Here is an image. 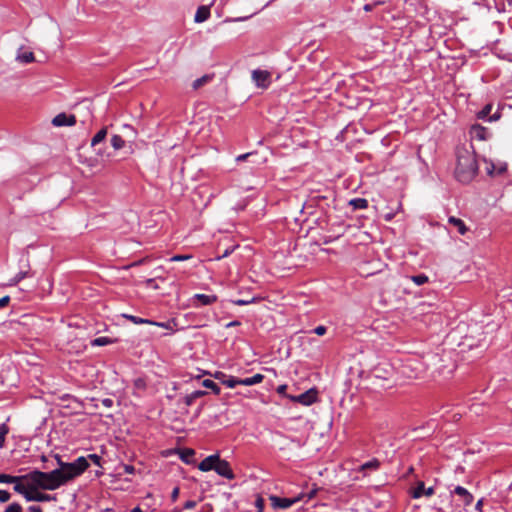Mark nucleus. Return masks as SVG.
<instances>
[{"instance_id": "obj_1", "label": "nucleus", "mask_w": 512, "mask_h": 512, "mask_svg": "<svg viewBox=\"0 0 512 512\" xmlns=\"http://www.w3.org/2000/svg\"><path fill=\"white\" fill-rule=\"evenodd\" d=\"M55 459L58 468L49 472L33 470L25 475L19 476L21 480L13 482L14 491L23 495L27 500V496L31 494L32 490H56L80 476L89 467L87 458L83 456L78 457L71 463L63 462L59 455H55Z\"/></svg>"}, {"instance_id": "obj_2", "label": "nucleus", "mask_w": 512, "mask_h": 512, "mask_svg": "<svg viewBox=\"0 0 512 512\" xmlns=\"http://www.w3.org/2000/svg\"><path fill=\"white\" fill-rule=\"evenodd\" d=\"M478 172V164L472 146H459L456 149L455 177L459 182H470Z\"/></svg>"}, {"instance_id": "obj_3", "label": "nucleus", "mask_w": 512, "mask_h": 512, "mask_svg": "<svg viewBox=\"0 0 512 512\" xmlns=\"http://www.w3.org/2000/svg\"><path fill=\"white\" fill-rule=\"evenodd\" d=\"M271 77V73L267 70L255 69L251 73L252 81L261 89H267L270 86Z\"/></svg>"}, {"instance_id": "obj_4", "label": "nucleus", "mask_w": 512, "mask_h": 512, "mask_svg": "<svg viewBox=\"0 0 512 512\" xmlns=\"http://www.w3.org/2000/svg\"><path fill=\"white\" fill-rule=\"evenodd\" d=\"M289 398L293 402L300 403L304 406H310L318 401V391L316 388H311L300 395L289 396Z\"/></svg>"}, {"instance_id": "obj_5", "label": "nucleus", "mask_w": 512, "mask_h": 512, "mask_svg": "<svg viewBox=\"0 0 512 512\" xmlns=\"http://www.w3.org/2000/svg\"><path fill=\"white\" fill-rule=\"evenodd\" d=\"M302 499H303L302 495H298L297 497H293V498H281V497H278L275 495H271L269 497L271 506L274 509H288L293 504L301 501Z\"/></svg>"}, {"instance_id": "obj_6", "label": "nucleus", "mask_w": 512, "mask_h": 512, "mask_svg": "<svg viewBox=\"0 0 512 512\" xmlns=\"http://www.w3.org/2000/svg\"><path fill=\"white\" fill-rule=\"evenodd\" d=\"M214 471L219 475L226 479L233 480L235 478V475L230 467V464L228 461L221 459L218 455V460L215 464Z\"/></svg>"}, {"instance_id": "obj_7", "label": "nucleus", "mask_w": 512, "mask_h": 512, "mask_svg": "<svg viewBox=\"0 0 512 512\" xmlns=\"http://www.w3.org/2000/svg\"><path fill=\"white\" fill-rule=\"evenodd\" d=\"M76 122L77 120L74 114L68 115L65 113H60L52 119V124L56 127L73 126L76 124Z\"/></svg>"}, {"instance_id": "obj_8", "label": "nucleus", "mask_w": 512, "mask_h": 512, "mask_svg": "<svg viewBox=\"0 0 512 512\" xmlns=\"http://www.w3.org/2000/svg\"><path fill=\"white\" fill-rule=\"evenodd\" d=\"M56 500V495L40 492L39 489L32 490L31 494L27 496V501L51 502Z\"/></svg>"}, {"instance_id": "obj_9", "label": "nucleus", "mask_w": 512, "mask_h": 512, "mask_svg": "<svg viewBox=\"0 0 512 512\" xmlns=\"http://www.w3.org/2000/svg\"><path fill=\"white\" fill-rule=\"evenodd\" d=\"M434 494L433 487L426 488L424 482H417L416 486L413 488L412 497L420 498L422 496H432Z\"/></svg>"}, {"instance_id": "obj_10", "label": "nucleus", "mask_w": 512, "mask_h": 512, "mask_svg": "<svg viewBox=\"0 0 512 512\" xmlns=\"http://www.w3.org/2000/svg\"><path fill=\"white\" fill-rule=\"evenodd\" d=\"M217 460L218 454L209 455L199 463L198 469L202 472L214 470Z\"/></svg>"}, {"instance_id": "obj_11", "label": "nucleus", "mask_w": 512, "mask_h": 512, "mask_svg": "<svg viewBox=\"0 0 512 512\" xmlns=\"http://www.w3.org/2000/svg\"><path fill=\"white\" fill-rule=\"evenodd\" d=\"M177 453L179 455V458L186 464H193L194 460L193 457L195 455V450L192 448H183L178 449Z\"/></svg>"}, {"instance_id": "obj_12", "label": "nucleus", "mask_w": 512, "mask_h": 512, "mask_svg": "<svg viewBox=\"0 0 512 512\" xmlns=\"http://www.w3.org/2000/svg\"><path fill=\"white\" fill-rule=\"evenodd\" d=\"M454 493L463 498L464 504L466 506L470 505L473 502L472 494L462 486L455 487Z\"/></svg>"}, {"instance_id": "obj_13", "label": "nucleus", "mask_w": 512, "mask_h": 512, "mask_svg": "<svg viewBox=\"0 0 512 512\" xmlns=\"http://www.w3.org/2000/svg\"><path fill=\"white\" fill-rule=\"evenodd\" d=\"M210 17V9L207 6H200L198 7L195 16L194 21L196 23H201L206 21Z\"/></svg>"}, {"instance_id": "obj_14", "label": "nucleus", "mask_w": 512, "mask_h": 512, "mask_svg": "<svg viewBox=\"0 0 512 512\" xmlns=\"http://www.w3.org/2000/svg\"><path fill=\"white\" fill-rule=\"evenodd\" d=\"M214 75L213 74H205L202 77L196 79L192 83V88L194 90H198L201 87L205 86L206 84L210 83L213 80Z\"/></svg>"}, {"instance_id": "obj_15", "label": "nucleus", "mask_w": 512, "mask_h": 512, "mask_svg": "<svg viewBox=\"0 0 512 512\" xmlns=\"http://www.w3.org/2000/svg\"><path fill=\"white\" fill-rule=\"evenodd\" d=\"M487 173L489 175H502L507 170L506 164H500L496 166L494 163H490L489 166L486 167Z\"/></svg>"}, {"instance_id": "obj_16", "label": "nucleus", "mask_w": 512, "mask_h": 512, "mask_svg": "<svg viewBox=\"0 0 512 512\" xmlns=\"http://www.w3.org/2000/svg\"><path fill=\"white\" fill-rule=\"evenodd\" d=\"M263 379H264V375L257 373L252 377L240 379L239 382H240V385L252 386V385L261 383L263 381Z\"/></svg>"}, {"instance_id": "obj_17", "label": "nucleus", "mask_w": 512, "mask_h": 512, "mask_svg": "<svg viewBox=\"0 0 512 512\" xmlns=\"http://www.w3.org/2000/svg\"><path fill=\"white\" fill-rule=\"evenodd\" d=\"M194 299L199 301L201 305H210L217 301L216 295H206V294H195Z\"/></svg>"}, {"instance_id": "obj_18", "label": "nucleus", "mask_w": 512, "mask_h": 512, "mask_svg": "<svg viewBox=\"0 0 512 512\" xmlns=\"http://www.w3.org/2000/svg\"><path fill=\"white\" fill-rule=\"evenodd\" d=\"M448 222L455 226L461 235H464L467 232V227L461 219L452 216L449 218Z\"/></svg>"}, {"instance_id": "obj_19", "label": "nucleus", "mask_w": 512, "mask_h": 512, "mask_svg": "<svg viewBox=\"0 0 512 512\" xmlns=\"http://www.w3.org/2000/svg\"><path fill=\"white\" fill-rule=\"evenodd\" d=\"M471 134L473 137L479 139V140H485L486 139V134H487V130L486 128L482 127V126H473L472 129H471Z\"/></svg>"}, {"instance_id": "obj_20", "label": "nucleus", "mask_w": 512, "mask_h": 512, "mask_svg": "<svg viewBox=\"0 0 512 512\" xmlns=\"http://www.w3.org/2000/svg\"><path fill=\"white\" fill-rule=\"evenodd\" d=\"M349 205L353 209H366L368 207V201L365 198H354L349 201Z\"/></svg>"}, {"instance_id": "obj_21", "label": "nucleus", "mask_w": 512, "mask_h": 512, "mask_svg": "<svg viewBox=\"0 0 512 512\" xmlns=\"http://www.w3.org/2000/svg\"><path fill=\"white\" fill-rule=\"evenodd\" d=\"M17 60L22 63H32L35 61L33 52L25 51L17 54Z\"/></svg>"}, {"instance_id": "obj_22", "label": "nucleus", "mask_w": 512, "mask_h": 512, "mask_svg": "<svg viewBox=\"0 0 512 512\" xmlns=\"http://www.w3.org/2000/svg\"><path fill=\"white\" fill-rule=\"evenodd\" d=\"M107 136V128L104 127L99 130L91 140V146H96L101 143Z\"/></svg>"}, {"instance_id": "obj_23", "label": "nucleus", "mask_w": 512, "mask_h": 512, "mask_svg": "<svg viewBox=\"0 0 512 512\" xmlns=\"http://www.w3.org/2000/svg\"><path fill=\"white\" fill-rule=\"evenodd\" d=\"M130 321L133 322L134 324H152V325H157V326H160V327H165L167 328V325L164 324V323H157V322H153L151 320H148V319H143V318H140V317H137V316H130Z\"/></svg>"}, {"instance_id": "obj_24", "label": "nucleus", "mask_w": 512, "mask_h": 512, "mask_svg": "<svg viewBox=\"0 0 512 512\" xmlns=\"http://www.w3.org/2000/svg\"><path fill=\"white\" fill-rule=\"evenodd\" d=\"M380 467V461L376 458L362 464L360 466V471H366V470H377Z\"/></svg>"}, {"instance_id": "obj_25", "label": "nucleus", "mask_w": 512, "mask_h": 512, "mask_svg": "<svg viewBox=\"0 0 512 512\" xmlns=\"http://www.w3.org/2000/svg\"><path fill=\"white\" fill-rule=\"evenodd\" d=\"M202 386L205 388L211 389L212 392L216 395L220 394V387L214 381H212L210 379L203 380Z\"/></svg>"}, {"instance_id": "obj_26", "label": "nucleus", "mask_w": 512, "mask_h": 512, "mask_svg": "<svg viewBox=\"0 0 512 512\" xmlns=\"http://www.w3.org/2000/svg\"><path fill=\"white\" fill-rule=\"evenodd\" d=\"M111 145L115 150H119L124 147L125 141L120 135H113L111 138Z\"/></svg>"}, {"instance_id": "obj_27", "label": "nucleus", "mask_w": 512, "mask_h": 512, "mask_svg": "<svg viewBox=\"0 0 512 512\" xmlns=\"http://www.w3.org/2000/svg\"><path fill=\"white\" fill-rule=\"evenodd\" d=\"M111 343H113V340L105 336L95 338L91 342L92 346H105Z\"/></svg>"}, {"instance_id": "obj_28", "label": "nucleus", "mask_w": 512, "mask_h": 512, "mask_svg": "<svg viewBox=\"0 0 512 512\" xmlns=\"http://www.w3.org/2000/svg\"><path fill=\"white\" fill-rule=\"evenodd\" d=\"M17 480H21L19 476H12L9 474H0V483L13 484Z\"/></svg>"}, {"instance_id": "obj_29", "label": "nucleus", "mask_w": 512, "mask_h": 512, "mask_svg": "<svg viewBox=\"0 0 512 512\" xmlns=\"http://www.w3.org/2000/svg\"><path fill=\"white\" fill-rule=\"evenodd\" d=\"M411 280L418 286H421L428 282V277L425 274L414 275Z\"/></svg>"}, {"instance_id": "obj_30", "label": "nucleus", "mask_w": 512, "mask_h": 512, "mask_svg": "<svg viewBox=\"0 0 512 512\" xmlns=\"http://www.w3.org/2000/svg\"><path fill=\"white\" fill-rule=\"evenodd\" d=\"M9 432V428L6 424L0 425V448L4 446L5 443V437Z\"/></svg>"}, {"instance_id": "obj_31", "label": "nucleus", "mask_w": 512, "mask_h": 512, "mask_svg": "<svg viewBox=\"0 0 512 512\" xmlns=\"http://www.w3.org/2000/svg\"><path fill=\"white\" fill-rule=\"evenodd\" d=\"M239 378H236V377H233V376H230L228 379L226 380H223V384L226 385L227 387L229 388H234L236 387L237 385H240V382H239Z\"/></svg>"}, {"instance_id": "obj_32", "label": "nucleus", "mask_w": 512, "mask_h": 512, "mask_svg": "<svg viewBox=\"0 0 512 512\" xmlns=\"http://www.w3.org/2000/svg\"><path fill=\"white\" fill-rule=\"evenodd\" d=\"M26 277H27V272L26 271H20L19 273H17L15 275V277L13 279H11V282H10L9 285H16L17 283H19L21 280H23Z\"/></svg>"}, {"instance_id": "obj_33", "label": "nucleus", "mask_w": 512, "mask_h": 512, "mask_svg": "<svg viewBox=\"0 0 512 512\" xmlns=\"http://www.w3.org/2000/svg\"><path fill=\"white\" fill-rule=\"evenodd\" d=\"M4 512H23V510L19 503H12L6 507Z\"/></svg>"}, {"instance_id": "obj_34", "label": "nucleus", "mask_w": 512, "mask_h": 512, "mask_svg": "<svg viewBox=\"0 0 512 512\" xmlns=\"http://www.w3.org/2000/svg\"><path fill=\"white\" fill-rule=\"evenodd\" d=\"M10 493L6 490H0V502L5 503L10 500Z\"/></svg>"}, {"instance_id": "obj_35", "label": "nucleus", "mask_w": 512, "mask_h": 512, "mask_svg": "<svg viewBox=\"0 0 512 512\" xmlns=\"http://www.w3.org/2000/svg\"><path fill=\"white\" fill-rule=\"evenodd\" d=\"M232 302H233V304H235L237 306H244V305H248V304L254 302V298H252L250 300L238 299V300H233Z\"/></svg>"}, {"instance_id": "obj_36", "label": "nucleus", "mask_w": 512, "mask_h": 512, "mask_svg": "<svg viewBox=\"0 0 512 512\" xmlns=\"http://www.w3.org/2000/svg\"><path fill=\"white\" fill-rule=\"evenodd\" d=\"M191 255H175L170 258V261H184L190 259Z\"/></svg>"}, {"instance_id": "obj_37", "label": "nucleus", "mask_w": 512, "mask_h": 512, "mask_svg": "<svg viewBox=\"0 0 512 512\" xmlns=\"http://www.w3.org/2000/svg\"><path fill=\"white\" fill-rule=\"evenodd\" d=\"M197 505V502L194 501V500H188L184 503V506L183 508L186 509V510H192L196 507Z\"/></svg>"}, {"instance_id": "obj_38", "label": "nucleus", "mask_w": 512, "mask_h": 512, "mask_svg": "<svg viewBox=\"0 0 512 512\" xmlns=\"http://www.w3.org/2000/svg\"><path fill=\"white\" fill-rule=\"evenodd\" d=\"M88 459H90L94 464L100 466L101 457L97 454H90L88 455Z\"/></svg>"}, {"instance_id": "obj_39", "label": "nucleus", "mask_w": 512, "mask_h": 512, "mask_svg": "<svg viewBox=\"0 0 512 512\" xmlns=\"http://www.w3.org/2000/svg\"><path fill=\"white\" fill-rule=\"evenodd\" d=\"M327 329L325 326L323 325H320V326H317L315 329H314V333L317 334L318 336H322L326 333Z\"/></svg>"}, {"instance_id": "obj_40", "label": "nucleus", "mask_w": 512, "mask_h": 512, "mask_svg": "<svg viewBox=\"0 0 512 512\" xmlns=\"http://www.w3.org/2000/svg\"><path fill=\"white\" fill-rule=\"evenodd\" d=\"M183 401L186 406H191L194 403L195 399L191 394H188L183 398Z\"/></svg>"}, {"instance_id": "obj_41", "label": "nucleus", "mask_w": 512, "mask_h": 512, "mask_svg": "<svg viewBox=\"0 0 512 512\" xmlns=\"http://www.w3.org/2000/svg\"><path fill=\"white\" fill-rule=\"evenodd\" d=\"M491 105H486L483 110L479 113L480 118L486 117L491 111Z\"/></svg>"}, {"instance_id": "obj_42", "label": "nucleus", "mask_w": 512, "mask_h": 512, "mask_svg": "<svg viewBox=\"0 0 512 512\" xmlns=\"http://www.w3.org/2000/svg\"><path fill=\"white\" fill-rule=\"evenodd\" d=\"M317 491H318V488H313L307 494H301V495L303 496V498L307 497L308 499H312L316 496Z\"/></svg>"}, {"instance_id": "obj_43", "label": "nucleus", "mask_w": 512, "mask_h": 512, "mask_svg": "<svg viewBox=\"0 0 512 512\" xmlns=\"http://www.w3.org/2000/svg\"><path fill=\"white\" fill-rule=\"evenodd\" d=\"M101 403L106 408H111L113 406V400L110 398H105L101 400Z\"/></svg>"}, {"instance_id": "obj_44", "label": "nucleus", "mask_w": 512, "mask_h": 512, "mask_svg": "<svg viewBox=\"0 0 512 512\" xmlns=\"http://www.w3.org/2000/svg\"><path fill=\"white\" fill-rule=\"evenodd\" d=\"M9 302H10L9 296H4V297L0 298V308L7 306L9 304Z\"/></svg>"}, {"instance_id": "obj_45", "label": "nucleus", "mask_w": 512, "mask_h": 512, "mask_svg": "<svg viewBox=\"0 0 512 512\" xmlns=\"http://www.w3.org/2000/svg\"><path fill=\"white\" fill-rule=\"evenodd\" d=\"M191 395L194 397V399H198L204 395H206V391H202V390H196L194 392L191 393Z\"/></svg>"}, {"instance_id": "obj_46", "label": "nucleus", "mask_w": 512, "mask_h": 512, "mask_svg": "<svg viewBox=\"0 0 512 512\" xmlns=\"http://www.w3.org/2000/svg\"><path fill=\"white\" fill-rule=\"evenodd\" d=\"M146 283V286L147 287H151V288H154V289H157L158 288V285L155 283V280L152 279V278H149L145 281Z\"/></svg>"}, {"instance_id": "obj_47", "label": "nucleus", "mask_w": 512, "mask_h": 512, "mask_svg": "<svg viewBox=\"0 0 512 512\" xmlns=\"http://www.w3.org/2000/svg\"><path fill=\"white\" fill-rule=\"evenodd\" d=\"M179 492H180V489L179 487H175L173 490H172V493H171V499L172 501H176L178 496H179Z\"/></svg>"}, {"instance_id": "obj_48", "label": "nucleus", "mask_w": 512, "mask_h": 512, "mask_svg": "<svg viewBox=\"0 0 512 512\" xmlns=\"http://www.w3.org/2000/svg\"><path fill=\"white\" fill-rule=\"evenodd\" d=\"M123 469H124V472L127 474H133L135 472V468L132 465H124Z\"/></svg>"}, {"instance_id": "obj_49", "label": "nucleus", "mask_w": 512, "mask_h": 512, "mask_svg": "<svg viewBox=\"0 0 512 512\" xmlns=\"http://www.w3.org/2000/svg\"><path fill=\"white\" fill-rule=\"evenodd\" d=\"M253 153L250 152V153H245V154H242V155H239L237 158H236V161H244L246 160L248 157H250Z\"/></svg>"}, {"instance_id": "obj_50", "label": "nucleus", "mask_w": 512, "mask_h": 512, "mask_svg": "<svg viewBox=\"0 0 512 512\" xmlns=\"http://www.w3.org/2000/svg\"><path fill=\"white\" fill-rule=\"evenodd\" d=\"M256 506L259 509V511H262V509L264 508V501L262 498L257 499Z\"/></svg>"}, {"instance_id": "obj_51", "label": "nucleus", "mask_w": 512, "mask_h": 512, "mask_svg": "<svg viewBox=\"0 0 512 512\" xmlns=\"http://www.w3.org/2000/svg\"><path fill=\"white\" fill-rule=\"evenodd\" d=\"M28 512H43V511L40 506L33 505L28 508Z\"/></svg>"}, {"instance_id": "obj_52", "label": "nucleus", "mask_w": 512, "mask_h": 512, "mask_svg": "<svg viewBox=\"0 0 512 512\" xmlns=\"http://www.w3.org/2000/svg\"><path fill=\"white\" fill-rule=\"evenodd\" d=\"M241 325V323L237 320L235 321H231L229 323L226 324V328H230V327H236V326H239Z\"/></svg>"}, {"instance_id": "obj_53", "label": "nucleus", "mask_w": 512, "mask_h": 512, "mask_svg": "<svg viewBox=\"0 0 512 512\" xmlns=\"http://www.w3.org/2000/svg\"><path fill=\"white\" fill-rule=\"evenodd\" d=\"M145 261H146V259H141V260H139V261H135V262H133L132 264H130L129 266H127V268H129V267H134V266H138V265H141V264H143Z\"/></svg>"}, {"instance_id": "obj_54", "label": "nucleus", "mask_w": 512, "mask_h": 512, "mask_svg": "<svg viewBox=\"0 0 512 512\" xmlns=\"http://www.w3.org/2000/svg\"><path fill=\"white\" fill-rule=\"evenodd\" d=\"M223 377H225V375H224L222 372H217V373L215 374V378H216V379H222Z\"/></svg>"}, {"instance_id": "obj_55", "label": "nucleus", "mask_w": 512, "mask_h": 512, "mask_svg": "<svg viewBox=\"0 0 512 512\" xmlns=\"http://www.w3.org/2000/svg\"><path fill=\"white\" fill-rule=\"evenodd\" d=\"M230 252H231V251H229V250H225V252L223 253V255H222V256H220V257H218V259H221V258H225V257H227V256L230 254Z\"/></svg>"}, {"instance_id": "obj_56", "label": "nucleus", "mask_w": 512, "mask_h": 512, "mask_svg": "<svg viewBox=\"0 0 512 512\" xmlns=\"http://www.w3.org/2000/svg\"><path fill=\"white\" fill-rule=\"evenodd\" d=\"M131 512H143V510L140 507H135L131 510Z\"/></svg>"}, {"instance_id": "obj_57", "label": "nucleus", "mask_w": 512, "mask_h": 512, "mask_svg": "<svg viewBox=\"0 0 512 512\" xmlns=\"http://www.w3.org/2000/svg\"><path fill=\"white\" fill-rule=\"evenodd\" d=\"M286 389V385H282L278 388V392L282 393Z\"/></svg>"}, {"instance_id": "obj_58", "label": "nucleus", "mask_w": 512, "mask_h": 512, "mask_svg": "<svg viewBox=\"0 0 512 512\" xmlns=\"http://www.w3.org/2000/svg\"><path fill=\"white\" fill-rule=\"evenodd\" d=\"M482 506V500H479L476 504V509L480 510Z\"/></svg>"}, {"instance_id": "obj_59", "label": "nucleus", "mask_w": 512, "mask_h": 512, "mask_svg": "<svg viewBox=\"0 0 512 512\" xmlns=\"http://www.w3.org/2000/svg\"><path fill=\"white\" fill-rule=\"evenodd\" d=\"M392 218H393V215H392V214H387V215L385 216V219H386L387 221H390Z\"/></svg>"}, {"instance_id": "obj_60", "label": "nucleus", "mask_w": 512, "mask_h": 512, "mask_svg": "<svg viewBox=\"0 0 512 512\" xmlns=\"http://www.w3.org/2000/svg\"><path fill=\"white\" fill-rule=\"evenodd\" d=\"M364 9H365L366 11H370V10H371V6L367 4V5H365Z\"/></svg>"}, {"instance_id": "obj_61", "label": "nucleus", "mask_w": 512, "mask_h": 512, "mask_svg": "<svg viewBox=\"0 0 512 512\" xmlns=\"http://www.w3.org/2000/svg\"><path fill=\"white\" fill-rule=\"evenodd\" d=\"M122 316H123L124 318H126V319L130 320V316H131V315H129V314H122Z\"/></svg>"}, {"instance_id": "obj_62", "label": "nucleus", "mask_w": 512, "mask_h": 512, "mask_svg": "<svg viewBox=\"0 0 512 512\" xmlns=\"http://www.w3.org/2000/svg\"><path fill=\"white\" fill-rule=\"evenodd\" d=\"M86 110H87V114H88V118L91 116V111L89 109V107H86Z\"/></svg>"}, {"instance_id": "obj_63", "label": "nucleus", "mask_w": 512, "mask_h": 512, "mask_svg": "<svg viewBox=\"0 0 512 512\" xmlns=\"http://www.w3.org/2000/svg\"><path fill=\"white\" fill-rule=\"evenodd\" d=\"M87 121H88V118H85V119H82V120H81V123H82V124H85Z\"/></svg>"}, {"instance_id": "obj_64", "label": "nucleus", "mask_w": 512, "mask_h": 512, "mask_svg": "<svg viewBox=\"0 0 512 512\" xmlns=\"http://www.w3.org/2000/svg\"><path fill=\"white\" fill-rule=\"evenodd\" d=\"M41 460L45 462V461H47V457L43 455V456L41 457Z\"/></svg>"}]
</instances>
